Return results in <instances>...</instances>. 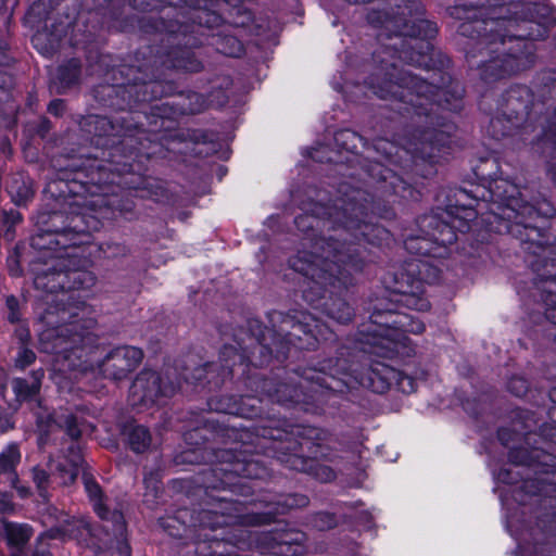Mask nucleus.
I'll return each mask as SVG.
<instances>
[{
    "mask_svg": "<svg viewBox=\"0 0 556 556\" xmlns=\"http://www.w3.org/2000/svg\"><path fill=\"white\" fill-rule=\"evenodd\" d=\"M73 193L66 203L71 208L73 227L61 231H45L31 239V245L51 252L47 258L31 264L36 289L47 292L45 303L48 305L40 317L39 346L45 353L54 355L53 380L63 389L60 374L66 371L98 370L106 378L121 380L134 371L142 361V351L135 346H117L102 357L103 350L97 343L98 337L91 331L96 320L91 317L92 309L78 301L72 290L90 289L96 283V276L89 270L92 261L89 248L68 243L71 230L85 232L89 226L80 227L76 219H85L87 211L105 203L121 214L134 210L131 200H118L116 197L106 201L102 198L87 201L76 191L77 182L60 181L49 185L50 191L55 187L60 195L66 198V190Z\"/></svg>",
    "mask_w": 556,
    "mask_h": 556,
    "instance_id": "nucleus-1",
    "label": "nucleus"
},
{
    "mask_svg": "<svg viewBox=\"0 0 556 556\" xmlns=\"http://www.w3.org/2000/svg\"><path fill=\"white\" fill-rule=\"evenodd\" d=\"M338 192L340 197L332 206L313 203L295 218L303 238L289 265L305 279L304 301L345 324L352 319L353 309L342 295L365 266L352 238L381 245L389 242L391 235L384 227L365 219L369 204L372 210L365 190L343 181Z\"/></svg>",
    "mask_w": 556,
    "mask_h": 556,
    "instance_id": "nucleus-2",
    "label": "nucleus"
},
{
    "mask_svg": "<svg viewBox=\"0 0 556 556\" xmlns=\"http://www.w3.org/2000/svg\"><path fill=\"white\" fill-rule=\"evenodd\" d=\"M517 195L523 197V192L505 178L459 190L457 201L462 204L448 207L447 219L425 218L422 223L431 231L422 237H406L404 247L418 256L443 257L447 247L457 241L456 230L471 229V223L478 225L480 217L489 231L507 232L520 240L528 254L526 261L538 276L532 295H540L545 318L556 325V251L552 249L554 238L544 231L546 219L555 210L545 199L528 203Z\"/></svg>",
    "mask_w": 556,
    "mask_h": 556,
    "instance_id": "nucleus-3",
    "label": "nucleus"
},
{
    "mask_svg": "<svg viewBox=\"0 0 556 556\" xmlns=\"http://www.w3.org/2000/svg\"><path fill=\"white\" fill-rule=\"evenodd\" d=\"M451 15L464 21L462 35L477 39L485 81L504 78L534 63L535 41L545 36V26L556 22L553 8L542 0H460Z\"/></svg>",
    "mask_w": 556,
    "mask_h": 556,
    "instance_id": "nucleus-4",
    "label": "nucleus"
},
{
    "mask_svg": "<svg viewBox=\"0 0 556 556\" xmlns=\"http://www.w3.org/2000/svg\"><path fill=\"white\" fill-rule=\"evenodd\" d=\"M381 99H396L408 106L407 113L414 114L432 126L418 131L412 138H405L403 142L380 138L375 141L374 148L378 154L391 164L404 166L409 160L414 164L418 161L437 163L450 153V132L453 125L447 124L446 117L439 114L440 110L456 112L462 108L464 94L463 88L450 81L448 86H437L427 78L399 70L395 62L381 59V65L377 73L365 83Z\"/></svg>",
    "mask_w": 556,
    "mask_h": 556,
    "instance_id": "nucleus-5",
    "label": "nucleus"
},
{
    "mask_svg": "<svg viewBox=\"0 0 556 556\" xmlns=\"http://www.w3.org/2000/svg\"><path fill=\"white\" fill-rule=\"evenodd\" d=\"M348 359H327L318 363V366L303 370L296 386L288 383L279 384L271 391V382L263 381V388L269 400L283 405L308 404L315 400L318 389H327L332 392H342L344 388L354 389L357 386L369 389L376 393L386 392L399 376V371L383 362H374L364 374L350 365Z\"/></svg>",
    "mask_w": 556,
    "mask_h": 556,
    "instance_id": "nucleus-6",
    "label": "nucleus"
},
{
    "mask_svg": "<svg viewBox=\"0 0 556 556\" xmlns=\"http://www.w3.org/2000/svg\"><path fill=\"white\" fill-rule=\"evenodd\" d=\"M236 0H131L135 8L142 11L175 8L178 10L176 18L166 26L167 31L175 39L182 37L186 47L176 48L168 52L164 64L185 72H199L201 62L188 48L197 46L200 41L191 35L195 33V26L213 28L218 26L223 18L217 12L220 2L235 3Z\"/></svg>",
    "mask_w": 556,
    "mask_h": 556,
    "instance_id": "nucleus-7",
    "label": "nucleus"
},
{
    "mask_svg": "<svg viewBox=\"0 0 556 556\" xmlns=\"http://www.w3.org/2000/svg\"><path fill=\"white\" fill-rule=\"evenodd\" d=\"M532 496L556 497V471H545L535 480H526L522 485L514 491V497L522 506L526 502L521 493ZM504 509L509 511L508 501L501 494ZM536 527L525 526L523 521L515 514H506V528L510 535L518 542L517 556H553L552 543H556V514L548 520H540Z\"/></svg>",
    "mask_w": 556,
    "mask_h": 556,
    "instance_id": "nucleus-8",
    "label": "nucleus"
},
{
    "mask_svg": "<svg viewBox=\"0 0 556 556\" xmlns=\"http://www.w3.org/2000/svg\"><path fill=\"white\" fill-rule=\"evenodd\" d=\"M368 325H363L359 331L362 350L382 358H392L403 354L408 345L405 333H421L425 330L422 321L414 316L387 309L371 315Z\"/></svg>",
    "mask_w": 556,
    "mask_h": 556,
    "instance_id": "nucleus-9",
    "label": "nucleus"
},
{
    "mask_svg": "<svg viewBox=\"0 0 556 556\" xmlns=\"http://www.w3.org/2000/svg\"><path fill=\"white\" fill-rule=\"evenodd\" d=\"M410 20L393 17L388 21L387 28L392 26L401 36V48L397 43L387 48L384 52L389 56L397 54V59L419 67L428 68L432 63L431 51L432 47L430 39H432L438 31L437 25L422 18L421 5L418 0L410 2L408 10Z\"/></svg>",
    "mask_w": 556,
    "mask_h": 556,
    "instance_id": "nucleus-10",
    "label": "nucleus"
},
{
    "mask_svg": "<svg viewBox=\"0 0 556 556\" xmlns=\"http://www.w3.org/2000/svg\"><path fill=\"white\" fill-rule=\"evenodd\" d=\"M308 498L301 494H290L276 502L275 507H268L266 511H247L243 507L230 500L218 501L217 507L200 513V527L212 530L232 526H257L268 523L275 515L285 514L292 508L304 507Z\"/></svg>",
    "mask_w": 556,
    "mask_h": 556,
    "instance_id": "nucleus-11",
    "label": "nucleus"
},
{
    "mask_svg": "<svg viewBox=\"0 0 556 556\" xmlns=\"http://www.w3.org/2000/svg\"><path fill=\"white\" fill-rule=\"evenodd\" d=\"M439 278L440 269L434 263L421 258L412 260L405 271L394 275L393 285H388L391 301L410 309L427 311L430 303L424 296L425 283H434Z\"/></svg>",
    "mask_w": 556,
    "mask_h": 556,
    "instance_id": "nucleus-12",
    "label": "nucleus"
},
{
    "mask_svg": "<svg viewBox=\"0 0 556 556\" xmlns=\"http://www.w3.org/2000/svg\"><path fill=\"white\" fill-rule=\"evenodd\" d=\"M67 452V455L59 456L56 460L50 458L48 464L50 473L39 467L33 469V480L42 498L48 497L51 477L61 485H68L76 480L83 464L80 448L77 443L71 442Z\"/></svg>",
    "mask_w": 556,
    "mask_h": 556,
    "instance_id": "nucleus-13",
    "label": "nucleus"
},
{
    "mask_svg": "<svg viewBox=\"0 0 556 556\" xmlns=\"http://www.w3.org/2000/svg\"><path fill=\"white\" fill-rule=\"evenodd\" d=\"M60 525L51 528L48 532L43 533L37 539L35 548V556H53L51 552V539L68 538L77 541L78 544H84L87 547L99 551L101 545L97 535L93 533L89 522L85 518L67 519L61 514Z\"/></svg>",
    "mask_w": 556,
    "mask_h": 556,
    "instance_id": "nucleus-14",
    "label": "nucleus"
},
{
    "mask_svg": "<svg viewBox=\"0 0 556 556\" xmlns=\"http://www.w3.org/2000/svg\"><path fill=\"white\" fill-rule=\"evenodd\" d=\"M282 324V331L291 325V331L287 332V341L298 349H313L317 342L329 341L333 336L329 327L311 313H301L296 320L287 318Z\"/></svg>",
    "mask_w": 556,
    "mask_h": 556,
    "instance_id": "nucleus-15",
    "label": "nucleus"
},
{
    "mask_svg": "<svg viewBox=\"0 0 556 556\" xmlns=\"http://www.w3.org/2000/svg\"><path fill=\"white\" fill-rule=\"evenodd\" d=\"M85 489L93 503V509L97 515L103 520H111L113 523V530L115 532V544L116 551L121 556H130V547L125 538V520L124 516L118 510L110 511L102 503V491L99 484L91 478H85Z\"/></svg>",
    "mask_w": 556,
    "mask_h": 556,
    "instance_id": "nucleus-16",
    "label": "nucleus"
},
{
    "mask_svg": "<svg viewBox=\"0 0 556 556\" xmlns=\"http://www.w3.org/2000/svg\"><path fill=\"white\" fill-rule=\"evenodd\" d=\"M132 393H141L143 403H157L161 396H170L175 393L174 384L163 386L162 379L155 371L141 372L131 386Z\"/></svg>",
    "mask_w": 556,
    "mask_h": 556,
    "instance_id": "nucleus-17",
    "label": "nucleus"
},
{
    "mask_svg": "<svg viewBox=\"0 0 556 556\" xmlns=\"http://www.w3.org/2000/svg\"><path fill=\"white\" fill-rule=\"evenodd\" d=\"M37 424L39 429L38 444L43 448L47 443V435L58 428H65L66 433L74 440L79 438L83 432L84 425L73 414L66 416L48 415L47 421L42 415H38Z\"/></svg>",
    "mask_w": 556,
    "mask_h": 556,
    "instance_id": "nucleus-18",
    "label": "nucleus"
},
{
    "mask_svg": "<svg viewBox=\"0 0 556 556\" xmlns=\"http://www.w3.org/2000/svg\"><path fill=\"white\" fill-rule=\"evenodd\" d=\"M34 534L27 523L3 520L0 527V542L4 543L11 556H26L25 547Z\"/></svg>",
    "mask_w": 556,
    "mask_h": 556,
    "instance_id": "nucleus-19",
    "label": "nucleus"
},
{
    "mask_svg": "<svg viewBox=\"0 0 556 556\" xmlns=\"http://www.w3.org/2000/svg\"><path fill=\"white\" fill-rule=\"evenodd\" d=\"M45 377L43 369L34 370L30 375L31 381L24 378H14L11 382L15 399L18 403L28 401L36 396L41 388V381Z\"/></svg>",
    "mask_w": 556,
    "mask_h": 556,
    "instance_id": "nucleus-20",
    "label": "nucleus"
},
{
    "mask_svg": "<svg viewBox=\"0 0 556 556\" xmlns=\"http://www.w3.org/2000/svg\"><path fill=\"white\" fill-rule=\"evenodd\" d=\"M304 534L300 532H287L273 538L274 554L280 556H302L304 548L301 542Z\"/></svg>",
    "mask_w": 556,
    "mask_h": 556,
    "instance_id": "nucleus-21",
    "label": "nucleus"
},
{
    "mask_svg": "<svg viewBox=\"0 0 556 556\" xmlns=\"http://www.w3.org/2000/svg\"><path fill=\"white\" fill-rule=\"evenodd\" d=\"M223 462L229 463L230 468L225 467L222 468V471L226 473H233L237 476H242L247 478H255L257 473L253 472V468L256 463L254 460L240 459L238 455L235 454V450H223L219 452Z\"/></svg>",
    "mask_w": 556,
    "mask_h": 556,
    "instance_id": "nucleus-22",
    "label": "nucleus"
},
{
    "mask_svg": "<svg viewBox=\"0 0 556 556\" xmlns=\"http://www.w3.org/2000/svg\"><path fill=\"white\" fill-rule=\"evenodd\" d=\"M22 454L17 443L11 442L0 452V476H8L11 482L16 481V467L21 463Z\"/></svg>",
    "mask_w": 556,
    "mask_h": 556,
    "instance_id": "nucleus-23",
    "label": "nucleus"
},
{
    "mask_svg": "<svg viewBox=\"0 0 556 556\" xmlns=\"http://www.w3.org/2000/svg\"><path fill=\"white\" fill-rule=\"evenodd\" d=\"M134 89L136 91V102H144L157 98L159 96H167L173 92L172 86L165 88L159 80L144 81L141 85L135 84L134 86H129V89L125 91L130 94Z\"/></svg>",
    "mask_w": 556,
    "mask_h": 556,
    "instance_id": "nucleus-24",
    "label": "nucleus"
},
{
    "mask_svg": "<svg viewBox=\"0 0 556 556\" xmlns=\"http://www.w3.org/2000/svg\"><path fill=\"white\" fill-rule=\"evenodd\" d=\"M366 174L372 180L388 184L393 192H397L400 184H402V180L394 174V172L387 168V166L382 164L380 160L370 163L366 169Z\"/></svg>",
    "mask_w": 556,
    "mask_h": 556,
    "instance_id": "nucleus-25",
    "label": "nucleus"
},
{
    "mask_svg": "<svg viewBox=\"0 0 556 556\" xmlns=\"http://www.w3.org/2000/svg\"><path fill=\"white\" fill-rule=\"evenodd\" d=\"M255 402H260V400H256L255 397L251 396H242L240 399V404L235 403L228 404L226 406L220 405L214 407L213 404L210 403V407L223 412L225 414L239 415L245 418H252L257 415Z\"/></svg>",
    "mask_w": 556,
    "mask_h": 556,
    "instance_id": "nucleus-26",
    "label": "nucleus"
},
{
    "mask_svg": "<svg viewBox=\"0 0 556 556\" xmlns=\"http://www.w3.org/2000/svg\"><path fill=\"white\" fill-rule=\"evenodd\" d=\"M127 441L134 452L142 453L150 446L151 435L143 426H130L127 432Z\"/></svg>",
    "mask_w": 556,
    "mask_h": 556,
    "instance_id": "nucleus-27",
    "label": "nucleus"
},
{
    "mask_svg": "<svg viewBox=\"0 0 556 556\" xmlns=\"http://www.w3.org/2000/svg\"><path fill=\"white\" fill-rule=\"evenodd\" d=\"M8 191L17 205L25 204L34 194L30 182L22 177L12 179Z\"/></svg>",
    "mask_w": 556,
    "mask_h": 556,
    "instance_id": "nucleus-28",
    "label": "nucleus"
},
{
    "mask_svg": "<svg viewBox=\"0 0 556 556\" xmlns=\"http://www.w3.org/2000/svg\"><path fill=\"white\" fill-rule=\"evenodd\" d=\"M92 123L101 128L103 132H100L99 136H125L128 131H130L129 126L122 125L119 129L105 116H94L92 117Z\"/></svg>",
    "mask_w": 556,
    "mask_h": 556,
    "instance_id": "nucleus-29",
    "label": "nucleus"
},
{
    "mask_svg": "<svg viewBox=\"0 0 556 556\" xmlns=\"http://www.w3.org/2000/svg\"><path fill=\"white\" fill-rule=\"evenodd\" d=\"M334 141L337 146H342L348 152L354 153L357 149V141H362V138L351 130H341L336 134Z\"/></svg>",
    "mask_w": 556,
    "mask_h": 556,
    "instance_id": "nucleus-30",
    "label": "nucleus"
},
{
    "mask_svg": "<svg viewBox=\"0 0 556 556\" xmlns=\"http://www.w3.org/2000/svg\"><path fill=\"white\" fill-rule=\"evenodd\" d=\"M79 76V62L71 60L66 66H61L59 70V77L62 81L71 85L78 79Z\"/></svg>",
    "mask_w": 556,
    "mask_h": 556,
    "instance_id": "nucleus-31",
    "label": "nucleus"
},
{
    "mask_svg": "<svg viewBox=\"0 0 556 556\" xmlns=\"http://www.w3.org/2000/svg\"><path fill=\"white\" fill-rule=\"evenodd\" d=\"M36 359V354L33 350L28 349L26 345L21 346L16 357L14 365L16 368L24 370L26 367L30 366Z\"/></svg>",
    "mask_w": 556,
    "mask_h": 556,
    "instance_id": "nucleus-32",
    "label": "nucleus"
},
{
    "mask_svg": "<svg viewBox=\"0 0 556 556\" xmlns=\"http://www.w3.org/2000/svg\"><path fill=\"white\" fill-rule=\"evenodd\" d=\"M160 526L174 538L182 536V531H185V526L180 523L176 517L162 518L160 520Z\"/></svg>",
    "mask_w": 556,
    "mask_h": 556,
    "instance_id": "nucleus-33",
    "label": "nucleus"
},
{
    "mask_svg": "<svg viewBox=\"0 0 556 556\" xmlns=\"http://www.w3.org/2000/svg\"><path fill=\"white\" fill-rule=\"evenodd\" d=\"M146 485V496L156 497L161 490V478L159 472H151L150 475L144 476L143 479Z\"/></svg>",
    "mask_w": 556,
    "mask_h": 556,
    "instance_id": "nucleus-34",
    "label": "nucleus"
},
{
    "mask_svg": "<svg viewBox=\"0 0 556 556\" xmlns=\"http://www.w3.org/2000/svg\"><path fill=\"white\" fill-rule=\"evenodd\" d=\"M313 525L318 530L331 529L337 525L336 516L329 513H318L314 519Z\"/></svg>",
    "mask_w": 556,
    "mask_h": 556,
    "instance_id": "nucleus-35",
    "label": "nucleus"
},
{
    "mask_svg": "<svg viewBox=\"0 0 556 556\" xmlns=\"http://www.w3.org/2000/svg\"><path fill=\"white\" fill-rule=\"evenodd\" d=\"M5 306L8 309L7 318L11 324L18 323L21 320L20 303L18 300L11 295L7 298Z\"/></svg>",
    "mask_w": 556,
    "mask_h": 556,
    "instance_id": "nucleus-36",
    "label": "nucleus"
},
{
    "mask_svg": "<svg viewBox=\"0 0 556 556\" xmlns=\"http://www.w3.org/2000/svg\"><path fill=\"white\" fill-rule=\"evenodd\" d=\"M309 156L316 162H330V163H339V160L332 155H329L328 147L320 146L318 148H313L309 152Z\"/></svg>",
    "mask_w": 556,
    "mask_h": 556,
    "instance_id": "nucleus-37",
    "label": "nucleus"
},
{
    "mask_svg": "<svg viewBox=\"0 0 556 556\" xmlns=\"http://www.w3.org/2000/svg\"><path fill=\"white\" fill-rule=\"evenodd\" d=\"M394 383L397 384V387L405 393L414 392L417 388L416 380L403 372L399 371V376L394 380Z\"/></svg>",
    "mask_w": 556,
    "mask_h": 556,
    "instance_id": "nucleus-38",
    "label": "nucleus"
},
{
    "mask_svg": "<svg viewBox=\"0 0 556 556\" xmlns=\"http://www.w3.org/2000/svg\"><path fill=\"white\" fill-rule=\"evenodd\" d=\"M507 388L516 396H522L528 391V382L522 377H515L509 380Z\"/></svg>",
    "mask_w": 556,
    "mask_h": 556,
    "instance_id": "nucleus-39",
    "label": "nucleus"
},
{
    "mask_svg": "<svg viewBox=\"0 0 556 556\" xmlns=\"http://www.w3.org/2000/svg\"><path fill=\"white\" fill-rule=\"evenodd\" d=\"M216 365L214 364H206L203 367H199L195 369V374L192 376V383H201L204 379V376L215 371Z\"/></svg>",
    "mask_w": 556,
    "mask_h": 556,
    "instance_id": "nucleus-40",
    "label": "nucleus"
},
{
    "mask_svg": "<svg viewBox=\"0 0 556 556\" xmlns=\"http://www.w3.org/2000/svg\"><path fill=\"white\" fill-rule=\"evenodd\" d=\"M493 477L497 482L505 484H513L516 481L515 475L507 468H503L498 472L493 471Z\"/></svg>",
    "mask_w": 556,
    "mask_h": 556,
    "instance_id": "nucleus-41",
    "label": "nucleus"
},
{
    "mask_svg": "<svg viewBox=\"0 0 556 556\" xmlns=\"http://www.w3.org/2000/svg\"><path fill=\"white\" fill-rule=\"evenodd\" d=\"M315 476L320 479L321 481L324 482H328V481H331L332 479H334L336 475H334V471L332 469H330L329 467L327 466H321L319 465L317 468H316V472H315Z\"/></svg>",
    "mask_w": 556,
    "mask_h": 556,
    "instance_id": "nucleus-42",
    "label": "nucleus"
},
{
    "mask_svg": "<svg viewBox=\"0 0 556 556\" xmlns=\"http://www.w3.org/2000/svg\"><path fill=\"white\" fill-rule=\"evenodd\" d=\"M13 508L11 495L0 492V514L11 513Z\"/></svg>",
    "mask_w": 556,
    "mask_h": 556,
    "instance_id": "nucleus-43",
    "label": "nucleus"
},
{
    "mask_svg": "<svg viewBox=\"0 0 556 556\" xmlns=\"http://www.w3.org/2000/svg\"><path fill=\"white\" fill-rule=\"evenodd\" d=\"M501 124H502V121H501L500 117H494L490 122L491 134H492V136L495 139H500L501 137H504V136L509 134L508 130H505V129L500 130V129H497Z\"/></svg>",
    "mask_w": 556,
    "mask_h": 556,
    "instance_id": "nucleus-44",
    "label": "nucleus"
},
{
    "mask_svg": "<svg viewBox=\"0 0 556 556\" xmlns=\"http://www.w3.org/2000/svg\"><path fill=\"white\" fill-rule=\"evenodd\" d=\"M15 336L17 337L20 342L22 343V346L26 345L28 340H29V338H30L29 330L24 325H20L15 329Z\"/></svg>",
    "mask_w": 556,
    "mask_h": 556,
    "instance_id": "nucleus-45",
    "label": "nucleus"
},
{
    "mask_svg": "<svg viewBox=\"0 0 556 556\" xmlns=\"http://www.w3.org/2000/svg\"><path fill=\"white\" fill-rule=\"evenodd\" d=\"M65 109L64 101L61 99H56L50 102L49 112L53 115H61Z\"/></svg>",
    "mask_w": 556,
    "mask_h": 556,
    "instance_id": "nucleus-46",
    "label": "nucleus"
},
{
    "mask_svg": "<svg viewBox=\"0 0 556 556\" xmlns=\"http://www.w3.org/2000/svg\"><path fill=\"white\" fill-rule=\"evenodd\" d=\"M227 41L231 42V49L229 51L224 50V53L232 55V56L239 55L242 51L240 42L232 37L228 38Z\"/></svg>",
    "mask_w": 556,
    "mask_h": 556,
    "instance_id": "nucleus-47",
    "label": "nucleus"
},
{
    "mask_svg": "<svg viewBox=\"0 0 556 556\" xmlns=\"http://www.w3.org/2000/svg\"><path fill=\"white\" fill-rule=\"evenodd\" d=\"M2 216L4 218V222L11 225H15L22 219L21 214L16 211L4 212Z\"/></svg>",
    "mask_w": 556,
    "mask_h": 556,
    "instance_id": "nucleus-48",
    "label": "nucleus"
},
{
    "mask_svg": "<svg viewBox=\"0 0 556 556\" xmlns=\"http://www.w3.org/2000/svg\"><path fill=\"white\" fill-rule=\"evenodd\" d=\"M12 486L16 490L17 494L22 498H26L30 495V489L28 486L22 485L18 483V478L16 477L15 482H11Z\"/></svg>",
    "mask_w": 556,
    "mask_h": 556,
    "instance_id": "nucleus-49",
    "label": "nucleus"
},
{
    "mask_svg": "<svg viewBox=\"0 0 556 556\" xmlns=\"http://www.w3.org/2000/svg\"><path fill=\"white\" fill-rule=\"evenodd\" d=\"M191 99H194V101H195V103H197V106H190V108L188 109V112H189V113H192V114L200 112V111L203 109L204 100H203V99H202V97H201L200 94H198V93H193V94L191 96Z\"/></svg>",
    "mask_w": 556,
    "mask_h": 556,
    "instance_id": "nucleus-50",
    "label": "nucleus"
},
{
    "mask_svg": "<svg viewBox=\"0 0 556 556\" xmlns=\"http://www.w3.org/2000/svg\"><path fill=\"white\" fill-rule=\"evenodd\" d=\"M9 267H10V274L12 276L20 275L21 271H20L18 265L16 264V260L14 257L9 258Z\"/></svg>",
    "mask_w": 556,
    "mask_h": 556,
    "instance_id": "nucleus-51",
    "label": "nucleus"
},
{
    "mask_svg": "<svg viewBox=\"0 0 556 556\" xmlns=\"http://www.w3.org/2000/svg\"><path fill=\"white\" fill-rule=\"evenodd\" d=\"M42 34H37L33 37V42H34V46L35 47H38L39 46V42L41 41L42 39Z\"/></svg>",
    "mask_w": 556,
    "mask_h": 556,
    "instance_id": "nucleus-52",
    "label": "nucleus"
},
{
    "mask_svg": "<svg viewBox=\"0 0 556 556\" xmlns=\"http://www.w3.org/2000/svg\"><path fill=\"white\" fill-rule=\"evenodd\" d=\"M115 248H116V250H118V253H113V255L125 254L126 253V248L125 247L115 245Z\"/></svg>",
    "mask_w": 556,
    "mask_h": 556,
    "instance_id": "nucleus-53",
    "label": "nucleus"
},
{
    "mask_svg": "<svg viewBox=\"0 0 556 556\" xmlns=\"http://www.w3.org/2000/svg\"><path fill=\"white\" fill-rule=\"evenodd\" d=\"M38 10H39V5H37V4L31 5L28 15L36 14Z\"/></svg>",
    "mask_w": 556,
    "mask_h": 556,
    "instance_id": "nucleus-54",
    "label": "nucleus"
},
{
    "mask_svg": "<svg viewBox=\"0 0 556 556\" xmlns=\"http://www.w3.org/2000/svg\"><path fill=\"white\" fill-rule=\"evenodd\" d=\"M228 353H235V354H236V351H235L232 348H230V349L225 348V350L223 351V353H222V354H223V355H226V354H228Z\"/></svg>",
    "mask_w": 556,
    "mask_h": 556,
    "instance_id": "nucleus-55",
    "label": "nucleus"
},
{
    "mask_svg": "<svg viewBox=\"0 0 556 556\" xmlns=\"http://www.w3.org/2000/svg\"><path fill=\"white\" fill-rule=\"evenodd\" d=\"M510 459L513 462H517V456H516V452H511L510 455H509Z\"/></svg>",
    "mask_w": 556,
    "mask_h": 556,
    "instance_id": "nucleus-56",
    "label": "nucleus"
},
{
    "mask_svg": "<svg viewBox=\"0 0 556 556\" xmlns=\"http://www.w3.org/2000/svg\"><path fill=\"white\" fill-rule=\"evenodd\" d=\"M4 390H5V387H3V386H2V387L0 388V393H1V395H2L3 397H4Z\"/></svg>",
    "mask_w": 556,
    "mask_h": 556,
    "instance_id": "nucleus-57",
    "label": "nucleus"
},
{
    "mask_svg": "<svg viewBox=\"0 0 556 556\" xmlns=\"http://www.w3.org/2000/svg\"><path fill=\"white\" fill-rule=\"evenodd\" d=\"M498 435H500V438L502 439L503 431H500V432H498Z\"/></svg>",
    "mask_w": 556,
    "mask_h": 556,
    "instance_id": "nucleus-58",
    "label": "nucleus"
},
{
    "mask_svg": "<svg viewBox=\"0 0 556 556\" xmlns=\"http://www.w3.org/2000/svg\"><path fill=\"white\" fill-rule=\"evenodd\" d=\"M438 74L437 73H433L432 75V80H434V76H437Z\"/></svg>",
    "mask_w": 556,
    "mask_h": 556,
    "instance_id": "nucleus-59",
    "label": "nucleus"
},
{
    "mask_svg": "<svg viewBox=\"0 0 556 556\" xmlns=\"http://www.w3.org/2000/svg\"><path fill=\"white\" fill-rule=\"evenodd\" d=\"M0 556H4V555L0 554Z\"/></svg>",
    "mask_w": 556,
    "mask_h": 556,
    "instance_id": "nucleus-60",
    "label": "nucleus"
}]
</instances>
